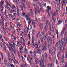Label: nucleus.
Returning a JSON list of instances; mask_svg holds the SVG:
<instances>
[{
    "mask_svg": "<svg viewBox=\"0 0 67 67\" xmlns=\"http://www.w3.org/2000/svg\"><path fill=\"white\" fill-rule=\"evenodd\" d=\"M26 20L27 21H28V28H27V30H28L29 29V25H30V23H31V22H32V25L33 26L34 28V29H35V22L31 18H26Z\"/></svg>",
    "mask_w": 67,
    "mask_h": 67,
    "instance_id": "nucleus-1",
    "label": "nucleus"
},
{
    "mask_svg": "<svg viewBox=\"0 0 67 67\" xmlns=\"http://www.w3.org/2000/svg\"><path fill=\"white\" fill-rule=\"evenodd\" d=\"M41 47L42 48V51L43 52L47 50V47L44 46V44H43V43H42V45L41 46Z\"/></svg>",
    "mask_w": 67,
    "mask_h": 67,
    "instance_id": "nucleus-2",
    "label": "nucleus"
},
{
    "mask_svg": "<svg viewBox=\"0 0 67 67\" xmlns=\"http://www.w3.org/2000/svg\"><path fill=\"white\" fill-rule=\"evenodd\" d=\"M47 47L48 49L49 52V53H50V52H51V46H50V44L49 42L48 43V45H47Z\"/></svg>",
    "mask_w": 67,
    "mask_h": 67,
    "instance_id": "nucleus-3",
    "label": "nucleus"
},
{
    "mask_svg": "<svg viewBox=\"0 0 67 67\" xmlns=\"http://www.w3.org/2000/svg\"><path fill=\"white\" fill-rule=\"evenodd\" d=\"M0 16L1 17V18L2 19V22L1 23H2L3 24V25H4V17L1 15V14L0 13Z\"/></svg>",
    "mask_w": 67,
    "mask_h": 67,
    "instance_id": "nucleus-4",
    "label": "nucleus"
},
{
    "mask_svg": "<svg viewBox=\"0 0 67 67\" xmlns=\"http://www.w3.org/2000/svg\"><path fill=\"white\" fill-rule=\"evenodd\" d=\"M4 63L5 65H7L8 64V62H7V60L6 59H4Z\"/></svg>",
    "mask_w": 67,
    "mask_h": 67,
    "instance_id": "nucleus-5",
    "label": "nucleus"
},
{
    "mask_svg": "<svg viewBox=\"0 0 67 67\" xmlns=\"http://www.w3.org/2000/svg\"><path fill=\"white\" fill-rule=\"evenodd\" d=\"M40 29L41 30H42V29L43 27V24L42 23H41V24H40L39 25Z\"/></svg>",
    "mask_w": 67,
    "mask_h": 67,
    "instance_id": "nucleus-6",
    "label": "nucleus"
},
{
    "mask_svg": "<svg viewBox=\"0 0 67 67\" xmlns=\"http://www.w3.org/2000/svg\"><path fill=\"white\" fill-rule=\"evenodd\" d=\"M48 26L46 25L44 26V29L45 31H47V30H48Z\"/></svg>",
    "mask_w": 67,
    "mask_h": 67,
    "instance_id": "nucleus-7",
    "label": "nucleus"
},
{
    "mask_svg": "<svg viewBox=\"0 0 67 67\" xmlns=\"http://www.w3.org/2000/svg\"><path fill=\"white\" fill-rule=\"evenodd\" d=\"M64 40L65 42V44H67V37H65L64 38Z\"/></svg>",
    "mask_w": 67,
    "mask_h": 67,
    "instance_id": "nucleus-8",
    "label": "nucleus"
},
{
    "mask_svg": "<svg viewBox=\"0 0 67 67\" xmlns=\"http://www.w3.org/2000/svg\"><path fill=\"white\" fill-rule=\"evenodd\" d=\"M65 28H64L62 32L61 33V34L63 35L64 33V32H65Z\"/></svg>",
    "mask_w": 67,
    "mask_h": 67,
    "instance_id": "nucleus-9",
    "label": "nucleus"
},
{
    "mask_svg": "<svg viewBox=\"0 0 67 67\" xmlns=\"http://www.w3.org/2000/svg\"><path fill=\"white\" fill-rule=\"evenodd\" d=\"M35 21H36V22H37V23L38 24H40V22L39 21H38V20H37V18H36V17H35Z\"/></svg>",
    "mask_w": 67,
    "mask_h": 67,
    "instance_id": "nucleus-10",
    "label": "nucleus"
},
{
    "mask_svg": "<svg viewBox=\"0 0 67 67\" xmlns=\"http://www.w3.org/2000/svg\"><path fill=\"white\" fill-rule=\"evenodd\" d=\"M52 49V50H54V51L56 52V49L53 46H52L51 48Z\"/></svg>",
    "mask_w": 67,
    "mask_h": 67,
    "instance_id": "nucleus-11",
    "label": "nucleus"
},
{
    "mask_svg": "<svg viewBox=\"0 0 67 67\" xmlns=\"http://www.w3.org/2000/svg\"><path fill=\"white\" fill-rule=\"evenodd\" d=\"M59 52H58L57 53V57L58 58V59H59Z\"/></svg>",
    "mask_w": 67,
    "mask_h": 67,
    "instance_id": "nucleus-12",
    "label": "nucleus"
},
{
    "mask_svg": "<svg viewBox=\"0 0 67 67\" xmlns=\"http://www.w3.org/2000/svg\"><path fill=\"white\" fill-rule=\"evenodd\" d=\"M35 40V39L34 38H33V37H32V44H34V40Z\"/></svg>",
    "mask_w": 67,
    "mask_h": 67,
    "instance_id": "nucleus-13",
    "label": "nucleus"
},
{
    "mask_svg": "<svg viewBox=\"0 0 67 67\" xmlns=\"http://www.w3.org/2000/svg\"><path fill=\"white\" fill-rule=\"evenodd\" d=\"M37 10L36 8L35 9V15H37Z\"/></svg>",
    "mask_w": 67,
    "mask_h": 67,
    "instance_id": "nucleus-14",
    "label": "nucleus"
},
{
    "mask_svg": "<svg viewBox=\"0 0 67 67\" xmlns=\"http://www.w3.org/2000/svg\"><path fill=\"white\" fill-rule=\"evenodd\" d=\"M11 8L12 9H16V7H15V6L14 5H13L11 7Z\"/></svg>",
    "mask_w": 67,
    "mask_h": 67,
    "instance_id": "nucleus-15",
    "label": "nucleus"
},
{
    "mask_svg": "<svg viewBox=\"0 0 67 67\" xmlns=\"http://www.w3.org/2000/svg\"><path fill=\"white\" fill-rule=\"evenodd\" d=\"M37 53L39 54H41V51L40 49H39L37 51Z\"/></svg>",
    "mask_w": 67,
    "mask_h": 67,
    "instance_id": "nucleus-16",
    "label": "nucleus"
},
{
    "mask_svg": "<svg viewBox=\"0 0 67 67\" xmlns=\"http://www.w3.org/2000/svg\"><path fill=\"white\" fill-rule=\"evenodd\" d=\"M63 22V20L61 19L60 20H59L58 21V22L59 23V24H60L61 23H62V22Z\"/></svg>",
    "mask_w": 67,
    "mask_h": 67,
    "instance_id": "nucleus-17",
    "label": "nucleus"
},
{
    "mask_svg": "<svg viewBox=\"0 0 67 67\" xmlns=\"http://www.w3.org/2000/svg\"><path fill=\"white\" fill-rule=\"evenodd\" d=\"M65 40H63V43H62V45H64V44H65V45H66V42L65 41Z\"/></svg>",
    "mask_w": 67,
    "mask_h": 67,
    "instance_id": "nucleus-18",
    "label": "nucleus"
},
{
    "mask_svg": "<svg viewBox=\"0 0 67 67\" xmlns=\"http://www.w3.org/2000/svg\"><path fill=\"white\" fill-rule=\"evenodd\" d=\"M39 60L40 62V66L42 67V63H41V59H39Z\"/></svg>",
    "mask_w": 67,
    "mask_h": 67,
    "instance_id": "nucleus-19",
    "label": "nucleus"
},
{
    "mask_svg": "<svg viewBox=\"0 0 67 67\" xmlns=\"http://www.w3.org/2000/svg\"><path fill=\"white\" fill-rule=\"evenodd\" d=\"M4 3V1H2L1 2H0V4H3Z\"/></svg>",
    "mask_w": 67,
    "mask_h": 67,
    "instance_id": "nucleus-20",
    "label": "nucleus"
},
{
    "mask_svg": "<svg viewBox=\"0 0 67 67\" xmlns=\"http://www.w3.org/2000/svg\"><path fill=\"white\" fill-rule=\"evenodd\" d=\"M48 36V34H47V33H46V35H45V36H44V38H46V37H47Z\"/></svg>",
    "mask_w": 67,
    "mask_h": 67,
    "instance_id": "nucleus-21",
    "label": "nucleus"
},
{
    "mask_svg": "<svg viewBox=\"0 0 67 67\" xmlns=\"http://www.w3.org/2000/svg\"><path fill=\"white\" fill-rule=\"evenodd\" d=\"M56 33L57 34V38H58V31L56 30Z\"/></svg>",
    "mask_w": 67,
    "mask_h": 67,
    "instance_id": "nucleus-22",
    "label": "nucleus"
},
{
    "mask_svg": "<svg viewBox=\"0 0 67 67\" xmlns=\"http://www.w3.org/2000/svg\"><path fill=\"white\" fill-rule=\"evenodd\" d=\"M21 15L22 16H25V13H24V12L23 13H22Z\"/></svg>",
    "mask_w": 67,
    "mask_h": 67,
    "instance_id": "nucleus-23",
    "label": "nucleus"
},
{
    "mask_svg": "<svg viewBox=\"0 0 67 67\" xmlns=\"http://www.w3.org/2000/svg\"><path fill=\"white\" fill-rule=\"evenodd\" d=\"M46 23L47 24H49V21H46Z\"/></svg>",
    "mask_w": 67,
    "mask_h": 67,
    "instance_id": "nucleus-24",
    "label": "nucleus"
},
{
    "mask_svg": "<svg viewBox=\"0 0 67 67\" xmlns=\"http://www.w3.org/2000/svg\"><path fill=\"white\" fill-rule=\"evenodd\" d=\"M27 44L28 45V46H30V41H28Z\"/></svg>",
    "mask_w": 67,
    "mask_h": 67,
    "instance_id": "nucleus-25",
    "label": "nucleus"
},
{
    "mask_svg": "<svg viewBox=\"0 0 67 67\" xmlns=\"http://www.w3.org/2000/svg\"><path fill=\"white\" fill-rule=\"evenodd\" d=\"M17 14L18 16L20 17V15H21V14L20 13H17Z\"/></svg>",
    "mask_w": 67,
    "mask_h": 67,
    "instance_id": "nucleus-26",
    "label": "nucleus"
},
{
    "mask_svg": "<svg viewBox=\"0 0 67 67\" xmlns=\"http://www.w3.org/2000/svg\"><path fill=\"white\" fill-rule=\"evenodd\" d=\"M33 45V46H35V47H36V45H37V44H36V43H35L34 44H34H32Z\"/></svg>",
    "mask_w": 67,
    "mask_h": 67,
    "instance_id": "nucleus-27",
    "label": "nucleus"
},
{
    "mask_svg": "<svg viewBox=\"0 0 67 67\" xmlns=\"http://www.w3.org/2000/svg\"><path fill=\"white\" fill-rule=\"evenodd\" d=\"M53 42V40L52 39H51L50 40V43H51V46L52 45V42Z\"/></svg>",
    "mask_w": 67,
    "mask_h": 67,
    "instance_id": "nucleus-28",
    "label": "nucleus"
},
{
    "mask_svg": "<svg viewBox=\"0 0 67 67\" xmlns=\"http://www.w3.org/2000/svg\"><path fill=\"white\" fill-rule=\"evenodd\" d=\"M20 6H21V9L22 11H24V10L23 9V7L21 5H20Z\"/></svg>",
    "mask_w": 67,
    "mask_h": 67,
    "instance_id": "nucleus-29",
    "label": "nucleus"
},
{
    "mask_svg": "<svg viewBox=\"0 0 67 67\" xmlns=\"http://www.w3.org/2000/svg\"><path fill=\"white\" fill-rule=\"evenodd\" d=\"M59 10H60V7L59 6L58 8V9L57 10L58 13V12H59Z\"/></svg>",
    "mask_w": 67,
    "mask_h": 67,
    "instance_id": "nucleus-30",
    "label": "nucleus"
},
{
    "mask_svg": "<svg viewBox=\"0 0 67 67\" xmlns=\"http://www.w3.org/2000/svg\"><path fill=\"white\" fill-rule=\"evenodd\" d=\"M9 16H10L11 19H13V17H12V15L11 14H9Z\"/></svg>",
    "mask_w": 67,
    "mask_h": 67,
    "instance_id": "nucleus-31",
    "label": "nucleus"
},
{
    "mask_svg": "<svg viewBox=\"0 0 67 67\" xmlns=\"http://www.w3.org/2000/svg\"><path fill=\"white\" fill-rule=\"evenodd\" d=\"M66 0H63V4H64V3H66Z\"/></svg>",
    "mask_w": 67,
    "mask_h": 67,
    "instance_id": "nucleus-32",
    "label": "nucleus"
},
{
    "mask_svg": "<svg viewBox=\"0 0 67 67\" xmlns=\"http://www.w3.org/2000/svg\"><path fill=\"white\" fill-rule=\"evenodd\" d=\"M66 31L64 33V35L65 37H67V34H66Z\"/></svg>",
    "mask_w": 67,
    "mask_h": 67,
    "instance_id": "nucleus-33",
    "label": "nucleus"
},
{
    "mask_svg": "<svg viewBox=\"0 0 67 67\" xmlns=\"http://www.w3.org/2000/svg\"><path fill=\"white\" fill-rule=\"evenodd\" d=\"M1 5V8H3V4H0Z\"/></svg>",
    "mask_w": 67,
    "mask_h": 67,
    "instance_id": "nucleus-34",
    "label": "nucleus"
},
{
    "mask_svg": "<svg viewBox=\"0 0 67 67\" xmlns=\"http://www.w3.org/2000/svg\"><path fill=\"white\" fill-rule=\"evenodd\" d=\"M62 43V40H60L59 41V45H60V43Z\"/></svg>",
    "mask_w": 67,
    "mask_h": 67,
    "instance_id": "nucleus-35",
    "label": "nucleus"
},
{
    "mask_svg": "<svg viewBox=\"0 0 67 67\" xmlns=\"http://www.w3.org/2000/svg\"><path fill=\"white\" fill-rule=\"evenodd\" d=\"M16 9L17 10V13H19V12H20V10L19 9V8H17Z\"/></svg>",
    "mask_w": 67,
    "mask_h": 67,
    "instance_id": "nucleus-36",
    "label": "nucleus"
},
{
    "mask_svg": "<svg viewBox=\"0 0 67 67\" xmlns=\"http://www.w3.org/2000/svg\"><path fill=\"white\" fill-rule=\"evenodd\" d=\"M5 30L6 31H8V27L7 26H6L5 27Z\"/></svg>",
    "mask_w": 67,
    "mask_h": 67,
    "instance_id": "nucleus-37",
    "label": "nucleus"
},
{
    "mask_svg": "<svg viewBox=\"0 0 67 67\" xmlns=\"http://www.w3.org/2000/svg\"><path fill=\"white\" fill-rule=\"evenodd\" d=\"M25 16L26 18H27H27H28V15H27V14H26Z\"/></svg>",
    "mask_w": 67,
    "mask_h": 67,
    "instance_id": "nucleus-38",
    "label": "nucleus"
},
{
    "mask_svg": "<svg viewBox=\"0 0 67 67\" xmlns=\"http://www.w3.org/2000/svg\"><path fill=\"white\" fill-rule=\"evenodd\" d=\"M45 56H46V55H45V54H42V56L43 58H45Z\"/></svg>",
    "mask_w": 67,
    "mask_h": 67,
    "instance_id": "nucleus-39",
    "label": "nucleus"
},
{
    "mask_svg": "<svg viewBox=\"0 0 67 67\" xmlns=\"http://www.w3.org/2000/svg\"><path fill=\"white\" fill-rule=\"evenodd\" d=\"M47 41H48V43H49V38H47Z\"/></svg>",
    "mask_w": 67,
    "mask_h": 67,
    "instance_id": "nucleus-40",
    "label": "nucleus"
},
{
    "mask_svg": "<svg viewBox=\"0 0 67 67\" xmlns=\"http://www.w3.org/2000/svg\"><path fill=\"white\" fill-rule=\"evenodd\" d=\"M9 60V61L11 63L12 62V59L11 58H10V59Z\"/></svg>",
    "mask_w": 67,
    "mask_h": 67,
    "instance_id": "nucleus-41",
    "label": "nucleus"
},
{
    "mask_svg": "<svg viewBox=\"0 0 67 67\" xmlns=\"http://www.w3.org/2000/svg\"><path fill=\"white\" fill-rule=\"evenodd\" d=\"M33 12H31V16H32V17H34V16H33Z\"/></svg>",
    "mask_w": 67,
    "mask_h": 67,
    "instance_id": "nucleus-42",
    "label": "nucleus"
},
{
    "mask_svg": "<svg viewBox=\"0 0 67 67\" xmlns=\"http://www.w3.org/2000/svg\"><path fill=\"white\" fill-rule=\"evenodd\" d=\"M15 2H18V3H19V0H15Z\"/></svg>",
    "mask_w": 67,
    "mask_h": 67,
    "instance_id": "nucleus-43",
    "label": "nucleus"
},
{
    "mask_svg": "<svg viewBox=\"0 0 67 67\" xmlns=\"http://www.w3.org/2000/svg\"><path fill=\"white\" fill-rule=\"evenodd\" d=\"M53 40H54V41L56 39H55V36H53Z\"/></svg>",
    "mask_w": 67,
    "mask_h": 67,
    "instance_id": "nucleus-44",
    "label": "nucleus"
},
{
    "mask_svg": "<svg viewBox=\"0 0 67 67\" xmlns=\"http://www.w3.org/2000/svg\"><path fill=\"white\" fill-rule=\"evenodd\" d=\"M34 59H36V55L35 54L34 56Z\"/></svg>",
    "mask_w": 67,
    "mask_h": 67,
    "instance_id": "nucleus-45",
    "label": "nucleus"
},
{
    "mask_svg": "<svg viewBox=\"0 0 67 67\" xmlns=\"http://www.w3.org/2000/svg\"><path fill=\"white\" fill-rule=\"evenodd\" d=\"M58 0H55L54 1V3H56L57 2H58Z\"/></svg>",
    "mask_w": 67,
    "mask_h": 67,
    "instance_id": "nucleus-46",
    "label": "nucleus"
},
{
    "mask_svg": "<svg viewBox=\"0 0 67 67\" xmlns=\"http://www.w3.org/2000/svg\"><path fill=\"white\" fill-rule=\"evenodd\" d=\"M28 8H30V5L29 3H28Z\"/></svg>",
    "mask_w": 67,
    "mask_h": 67,
    "instance_id": "nucleus-47",
    "label": "nucleus"
},
{
    "mask_svg": "<svg viewBox=\"0 0 67 67\" xmlns=\"http://www.w3.org/2000/svg\"><path fill=\"white\" fill-rule=\"evenodd\" d=\"M56 64L57 65H58V61H57V60L56 59Z\"/></svg>",
    "mask_w": 67,
    "mask_h": 67,
    "instance_id": "nucleus-48",
    "label": "nucleus"
},
{
    "mask_svg": "<svg viewBox=\"0 0 67 67\" xmlns=\"http://www.w3.org/2000/svg\"><path fill=\"white\" fill-rule=\"evenodd\" d=\"M59 44V43L58 42H57L55 44L56 46H58V45Z\"/></svg>",
    "mask_w": 67,
    "mask_h": 67,
    "instance_id": "nucleus-49",
    "label": "nucleus"
},
{
    "mask_svg": "<svg viewBox=\"0 0 67 67\" xmlns=\"http://www.w3.org/2000/svg\"><path fill=\"white\" fill-rule=\"evenodd\" d=\"M42 34L43 35H44V31H43L42 33Z\"/></svg>",
    "mask_w": 67,
    "mask_h": 67,
    "instance_id": "nucleus-50",
    "label": "nucleus"
},
{
    "mask_svg": "<svg viewBox=\"0 0 67 67\" xmlns=\"http://www.w3.org/2000/svg\"><path fill=\"white\" fill-rule=\"evenodd\" d=\"M0 38L1 39H2V40H3V39H2V36L1 35V34H0Z\"/></svg>",
    "mask_w": 67,
    "mask_h": 67,
    "instance_id": "nucleus-51",
    "label": "nucleus"
},
{
    "mask_svg": "<svg viewBox=\"0 0 67 67\" xmlns=\"http://www.w3.org/2000/svg\"><path fill=\"white\" fill-rule=\"evenodd\" d=\"M5 8H7L8 7V5L7 4H6V5H5Z\"/></svg>",
    "mask_w": 67,
    "mask_h": 67,
    "instance_id": "nucleus-52",
    "label": "nucleus"
},
{
    "mask_svg": "<svg viewBox=\"0 0 67 67\" xmlns=\"http://www.w3.org/2000/svg\"><path fill=\"white\" fill-rule=\"evenodd\" d=\"M13 52H14V54H16V51H15V50L14 49H13Z\"/></svg>",
    "mask_w": 67,
    "mask_h": 67,
    "instance_id": "nucleus-53",
    "label": "nucleus"
},
{
    "mask_svg": "<svg viewBox=\"0 0 67 67\" xmlns=\"http://www.w3.org/2000/svg\"><path fill=\"white\" fill-rule=\"evenodd\" d=\"M28 36H29V38L30 40V33H29L28 34Z\"/></svg>",
    "mask_w": 67,
    "mask_h": 67,
    "instance_id": "nucleus-54",
    "label": "nucleus"
},
{
    "mask_svg": "<svg viewBox=\"0 0 67 67\" xmlns=\"http://www.w3.org/2000/svg\"><path fill=\"white\" fill-rule=\"evenodd\" d=\"M22 59H23V61L24 62V60L25 59H24V58L22 57Z\"/></svg>",
    "mask_w": 67,
    "mask_h": 67,
    "instance_id": "nucleus-55",
    "label": "nucleus"
},
{
    "mask_svg": "<svg viewBox=\"0 0 67 67\" xmlns=\"http://www.w3.org/2000/svg\"><path fill=\"white\" fill-rule=\"evenodd\" d=\"M11 67H14V65L12 64H11Z\"/></svg>",
    "mask_w": 67,
    "mask_h": 67,
    "instance_id": "nucleus-56",
    "label": "nucleus"
},
{
    "mask_svg": "<svg viewBox=\"0 0 67 67\" xmlns=\"http://www.w3.org/2000/svg\"><path fill=\"white\" fill-rule=\"evenodd\" d=\"M44 66V62H42V66Z\"/></svg>",
    "mask_w": 67,
    "mask_h": 67,
    "instance_id": "nucleus-57",
    "label": "nucleus"
},
{
    "mask_svg": "<svg viewBox=\"0 0 67 67\" xmlns=\"http://www.w3.org/2000/svg\"><path fill=\"white\" fill-rule=\"evenodd\" d=\"M3 30L4 31V32H5V29H4V26H3Z\"/></svg>",
    "mask_w": 67,
    "mask_h": 67,
    "instance_id": "nucleus-58",
    "label": "nucleus"
},
{
    "mask_svg": "<svg viewBox=\"0 0 67 67\" xmlns=\"http://www.w3.org/2000/svg\"><path fill=\"white\" fill-rule=\"evenodd\" d=\"M51 54V55H53V52L52 51H51V52H50Z\"/></svg>",
    "mask_w": 67,
    "mask_h": 67,
    "instance_id": "nucleus-59",
    "label": "nucleus"
},
{
    "mask_svg": "<svg viewBox=\"0 0 67 67\" xmlns=\"http://www.w3.org/2000/svg\"><path fill=\"white\" fill-rule=\"evenodd\" d=\"M49 32V34L50 35H51V32L49 31H48Z\"/></svg>",
    "mask_w": 67,
    "mask_h": 67,
    "instance_id": "nucleus-60",
    "label": "nucleus"
},
{
    "mask_svg": "<svg viewBox=\"0 0 67 67\" xmlns=\"http://www.w3.org/2000/svg\"><path fill=\"white\" fill-rule=\"evenodd\" d=\"M44 46L46 47V46H47V44H46V43H45L44 44Z\"/></svg>",
    "mask_w": 67,
    "mask_h": 67,
    "instance_id": "nucleus-61",
    "label": "nucleus"
},
{
    "mask_svg": "<svg viewBox=\"0 0 67 67\" xmlns=\"http://www.w3.org/2000/svg\"><path fill=\"white\" fill-rule=\"evenodd\" d=\"M62 60H64V55L63 56L62 59Z\"/></svg>",
    "mask_w": 67,
    "mask_h": 67,
    "instance_id": "nucleus-62",
    "label": "nucleus"
},
{
    "mask_svg": "<svg viewBox=\"0 0 67 67\" xmlns=\"http://www.w3.org/2000/svg\"><path fill=\"white\" fill-rule=\"evenodd\" d=\"M0 45L1 46H2L3 45V43H2V42H1V43H0Z\"/></svg>",
    "mask_w": 67,
    "mask_h": 67,
    "instance_id": "nucleus-63",
    "label": "nucleus"
},
{
    "mask_svg": "<svg viewBox=\"0 0 67 67\" xmlns=\"http://www.w3.org/2000/svg\"><path fill=\"white\" fill-rule=\"evenodd\" d=\"M35 61L36 64H37V63H38V61H37V60H35Z\"/></svg>",
    "mask_w": 67,
    "mask_h": 67,
    "instance_id": "nucleus-64",
    "label": "nucleus"
}]
</instances>
